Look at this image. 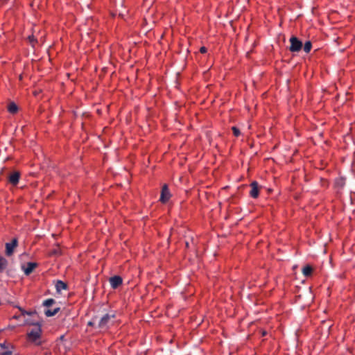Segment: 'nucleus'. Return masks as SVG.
<instances>
[{"instance_id": "nucleus-1", "label": "nucleus", "mask_w": 355, "mask_h": 355, "mask_svg": "<svg viewBox=\"0 0 355 355\" xmlns=\"http://www.w3.org/2000/svg\"><path fill=\"white\" fill-rule=\"evenodd\" d=\"M41 336L42 329L39 324H34L33 327L27 334L28 341L37 346L41 345L42 343Z\"/></svg>"}, {"instance_id": "nucleus-2", "label": "nucleus", "mask_w": 355, "mask_h": 355, "mask_svg": "<svg viewBox=\"0 0 355 355\" xmlns=\"http://www.w3.org/2000/svg\"><path fill=\"white\" fill-rule=\"evenodd\" d=\"M115 318L114 314L106 313L98 321L97 327L100 329H107L111 323L112 319Z\"/></svg>"}, {"instance_id": "nucleus-3", "label": "nucleus", "mask_w": 355, "mask_h": 355, "mask_svg": "<svg viewBox=\"0 0 355 355\" xmlns=\"http://www.w3.org/2000/svg\"><path fill=\"white\" fill-rule=\"evenodd\" d=\"M17 246H18V240L17 238H13L10 242L6 243L5 245L6 255L7 257H11L13 254L15 250L17 248Z\"/></svg>"}, {"instance_id": "nucleus-4", "label": "nucleus", "mask_w": 355, "mask_h": 355, "mask_svg": "<svg viewBox=\"0 0 355 355\" xmlns=\"http://www.w3.org/2000/svg\"><path fill=\"white\" fill-rule=\"evenodd\" d=\"M291 46L289 50L291 52H298L302 48V42L296 37L292 36L290 38Z\"/></svg>"}, {"instance_id": "nucleus-5", "label": "nucleus", "mask_w": 355, "mask_h": 355, "mask_svg": "<svg viewBox=\"0 0 355 355\" xmlns=\"http://www.w3.org/2000/svg\"><path fill=\"white\" fill-rule=\"evenodd\" d=\"M20 178V173L15 171L9 172L6 175L7 182L12 186H16Z\"/></svg>"}, {"instance_id": "nucleus-6", "label": "nucleus", "mask_w": 355, "mask_h": 355, "mask_svg": "<svg viewBox=\"0 0 355 355\" xmlns=\"http://www.w3.org/2000/svg\"><path fill=\"white\" fill-rule=\"evenodd\" d=\"M171 196V193L167 184H164L162 188L159 200L162 203H166L170 199Z\"/></svg>"}, {"instance_id": "nucleus-7", "label": "nucleus", "mask_w": 355, "mask_h": 355, "mask_svg": "<svg viewBox=\"0 0 355 355\" xmlns=\"http://www.w3.org/2000/svg\"><path fill=\"white\" fill-rule=\"evenodd\" d=\"M250 187L251 188L250 191V196L253 198H257L259 193V185L257 182L253 181Z\"/></svg>"}, {"instance_id": "nucleus-8", "label": "nucleus", "mask_w": 355, "mask_h": 355, "mask_svg": "<svg viewBox=\"0 0 355 355\" xmlns=\"http://www.w3.org/2000/svg\"><path fill=\"white\" fill-rule=\"evenodd\" d=\"M111 287L114 289L117 288L123 283V279L120 276L115 275L110 278Z\"/></svg>"}, {"instance_id": "nucleus-9", "label": "nucleus", "mask_w": 355, "mask_h": 355, "mask_svg": "<svg viewBox=\"0 0 355 355\" xmlns=\"http://www.w3.org/2000/svg\"><path fill=\"white\" fill-rule=\"evenodd\" d=\"M7 110L10 114H15L18 111V106L15 102L9 101L7 105Z\"/></svg>"}, {"instance_id": "nucleus-10", "label": "nucleus", "mask_w": 355, "mask_h": 355, "mask_svg": "<svg viewBox=\"0 0 355 355\" xmlns=\"http://www.w3.org/2000/svg\"><path fill=\"white\" fill-rule=\"evenodd\" d=\"M13 347L11 346L10 347L6 345V343H1V355H12Z\"/></svg>"}, {"instance_id": "nucleus-11", "label": "nucleus", "mask_w": 355, "mask_h": 355, "mask_svg": "<svg viewBox=\"0 0 355 355\" xmlns=\"http://www.w3.org/2000/svg\"><path fill=\"white\" fill-rule=\"evenodd\" d=\"M37 263L33 262H28L26 267L24 268V273L26 275H30L33 270L36 268Z\"/></svg>"}, {"instance_id": "nucleus-12", "label": "nucleus", "mask_w": 355, "mask_h": 355, "mask_svg": "<svg viewBox=\"0 0 355 355\" xmlns=\"http://www.w3.org/2000/svg\"><path fill=\"white\" fill-rule=\"evenodd\" d=\"M55 288L57 292L60 293L62 290H66L67 288V285L64 282L58 280L55 283Z\"/></svg>"}, {"instance_id": "nucleus-13", "label": "nucleus", "mask_w": 355, "mask_h": 355, "mask_svg": "<svg viewBox=\"0 0 355 355\" xmlns=\"http://www.w3.org/2000/svg\"><path fill=\"white\" fill-rule=\"evenodd\" d=\"M59 311H60V308L59 307H56V308L53 309V310H51V309H46L44 311V314L47 317H51V316L55 315L57 313H58Z\"/></svg>"}, {"instance_id": "nucleus-14", "label": "nucleus", "mask_w": 355, "mask_h": 355, "mask_svg": "<svg viewBox=\"0 0 355 355\" xmlns=\"http://www.w3.org/2000/svg\"><path fill=\"white\" fill-rule=\"evenodd\" d=\"M313 272V268L311 266L306 265L302 269V273L305 277H309L311 275Z\"/></svg>"}, {"instance_id": "nucleus-15", "label": "nucleus", "mask_w": 355, "mask_h": 355, "mask_svg": "<svg viewBox=\"0 0 355 355\" xmlns=\"http://www.w3.org/2000/svg\"><path fill=\"white\" fill-rule=\"evenodd\" d=\"M302 47L306 53H309L312 47V44L310 41H307L304 46L302 45Z\"/></svg>"}, {"instance_id": "nucleus-16", "label": "nucleus", "mask_w": 355, "mask_h": 355, "mask_svg": "<svg viewBox=\"0 0 355 355\" xmlns=\"http://www.w3.org/2000/svg\"><path fill=\"white\" fill-rule=\"evenodd\" d=\"M55 300L52 298L47 299L43 302V305L46 307H49L53 304H55Z\"/></svg>"}, {"instance_id": "nucleus-17", "label": "nucleus", "mask_w": 355, "mask_h": 355, "mask_svg": "<svg viewBox=\"0 0 355 355\" xmlns=\"http://www.w3.org/2000/svg\"><path fill=\"white\" fill-rule=\"evenodd\" d=\"M232 130L233 134L235 137H239L241 135L240 130L238 128L233 126L232 128Z\"/></svg>"}, {"instance_id": "nucleus-18", "label": "nucleus", "mask_w": 355, "mask_h": 355, "mask_svg": "<svg viewBox=\"0 0 355 355\" xmlns=\"http://www.w3.org/2000/svg\"><path fill=\"white\" fill-rule=\"evenodd\" d=\"M8 261L6 259L1 257V270L7 266Z\"/></svg>"}, {"instance_id": "nucleus-19", "label": "nucleus", "mask_w": 355, "mask_h": 355, "mask_svg": "<svg viewBox=\"0 0 355 355\" xmlns=\"http://www.w3.org/2000/svg\"><path fill=\"white\" fill-rule=\"evenodd\" d=\"M19 309L21 311V314L23 315H32L33 313V312H28V311H24L21 309H20V308H19Z\"/></svg>"}, {"instance_id": "nucleus-20", "label": "nucleus", "mask_w": 355, "mask_h": 355, "mask_svg": "<svg viewBox=\"0 0 355 355\" xmlns=\"http://www.w3.org/2000/svg\"><path fill=\"white\" fill-rule=\"evenodd\" d=\"M28 39L32 45H33V42L36 41V40L34 38V36H29Z\"/></svg>"}, {"instance_id": "nucleus-21", "label": "nucleus", "mask_w": 355, "mask_h": 355, "mask_svg": "<svg viewBox=\"0 0 355 355\" xmlns=\"http://www.w3.org/2000/svg\"><path fill=\"white\" fill-rule=\"evenodd\" d=\"M207 48L205 47V46H202L200 49V52L202 53H205L207 52Z\"/></svg>"}, {"instance_id": "nucleus-22", "label": "nucleus", "mask_w": 355, "mask_h": 355, "mask_svg": "<svg viewBox=\"0 0 355 355\" xmlns=\"http://www.w3.org/2000/svg\"><path fill=\"white\" fill-rule=\"evenodd\" d=\"M95 324H96V319H93V320L92 321H89L87 324L89 326H93Z\"/></svg>"}, {"instance_id": "nucleus-23", "label": "nucleus", "mask_w": 355, "mask_h": 355, "mask_svg": "<svg viewBox=\"0 0 355 355\" xmlns=\"http://www.w3.org/2000/svg\"><path fill=\"white\" fill-rule=\"evenodd\" d=\"M7 303L10 304H14V302L12 301L11 300H6Z\"/></svg>"}, {"instance_id": "nucleus-24", "label": "nucleus", "mask_w": 355, "mask_h": 355, "mask_svg": "<svg viewBox=\"0 0 355 355\" xmlns=\"http://www.w3.org/2000/svg\"><path fill=\"white\" fill-rule=\"evenodd\" d=\"M185 245H186V247H187V248H189V242H188V241H186V243H185Z\"/></svg>"}, {"instance_id": "nucleus-25", "label": "nucleus", "mask_w": 355, "mask_h": 355, "mask_svg": "<svg viewBox=\"0 0 355 355\" xmlns=\"http://www.w3.org/2000/svg\"><path fill=\"white\" fill-rule=\"evenodd\" d=\"M266 331H263V332H262V336H266Z\"/></svg>"}, {"instance_id": "nucleus-26", "label": "nucleus", "mask_w": 355, "mask_h": 355, "mask_svg": "<svg viewBox=\"0 0 355 355\" xmlns=\"http://www.w3.org/2000/svg\"><path fill=\"white\" fill-rule=\"evenodd\" d=\"M8 0H1V3L4 1H8Z\"/></svg>"}, {"instance_id": "nucleus-27", "label": "nucleus", "mask_w": 355, "mask_h": 355, "mask_svg": "<svg viewBox=\"0 0 355 355\" xmlns=\"http://www.w3.org/2000/svg\"><path fill=\"white\" fill-rule=\"evenodd\" d=\"M63 338H64V336H60V339L62 340Z\"/></svg>"}]
</instances>
